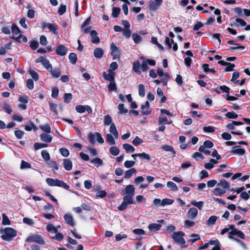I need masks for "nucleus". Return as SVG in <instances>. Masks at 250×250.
<instances>
[{
    "label": "nucleus",
    "instance_id": "338daca9",
    "mask_svg": "<svg viewBox=\"0 0 250 250\" xmlns=\"http://www.w3.org/2000/svg\"><path fill=\"white\" fill-rule=\"evenodd\" d=\"M44 67H45L47 70L48 71L50 68H51L52 65L50 63L48 60L45 59V60L42 62V63Z\"/></svg>",
    "mask_w": 250,
    "mask_h": 250
},
{
    "label": "nucleus",
    "instance_id": "37998d69",
    "mask_svg": "<svg viewBox=\"0 0 250 250\" xmlns=\"http://www.w3.org/2000/svg\"><path fill=\"white\" fill-rule=\"evenodd\" d=\"M69 60L72 64H75L77 60V57L75 53H71L69 55Z\"/></svg>",
    "mask_w": 250,
    "mask_h": 250
},
{
    "label": "nucleus",
    "instance_id": "de8ad7c7",
    "mask_svg": "<svg viewBox=\"0 0 250 250\" xmlns=\"http://www.w3.org/2000/svg\"><path fill=\"white\" fill-rule=\"evenodd\" d=\"M174 200L168 198H165L162 200L161 202V206L164 207L166 205H170L173 204Z\"/></svg>",
    "mask_w": 250,
    "mask_h": 250
},
{
    "label": "nucleus",
    "instance_id": "bf43d9fd",
    "mask_svg": "<svg viewBox=\"0 0 250 250\" xmlns=\"http://www.w3.org/2000/svg\"><path fill=\"white\" fill-rule=\"evenodd\" d=\"M95 138H96V133L95 134L91 133H89L88 136V139L89 141L91 144H94L95 143Z\"/></svg>",
    "mask_w": 250,
    "mask_h": 250
},
{
    "label": "nucleus",
    "instance_id": "49530a36",
    "mask_svg": "<svg viewBox=\"0 0 250 250\" xmlns=\"http://www.w3.org/2000/svg\"><path fill=\"white\" fill-rule=\"evenodd\" d=\"M118 67L117 63L115 62H112L110 64L108 72L113 73V71L116 70Z\"/></svg>",
    "mask_w": 250,
    "mask_h": 250
},
{
    "label": "nucleus",
    "instance_id": "ddd939ff",
    "mask_svg": "<svg viewBox=\"0 0 250 250\" xmlns=\"http://www.w3.org/2000/svg\"><path fill=\"white\" fill-rule=\"evenodd\" d=\"M198 214V210L196 208L193 207L189 209L187 212L188 217L191 219H195Z\"/></svg>",
    "mask_w": 250,
    "mask_h": 250
},
{
    "label": "nucleus",
    "instance_id": "58836bf2",
    "mask_svg": "<svg viewBox=\"0 0 250 250\" xmlns=\"http://www.w3.org/2000/svg\"><path fill=\"white\" fill-rule=\"evenodd\" d=\"M28 73L34 81H37L39 80V75L35 71H34L33 69H30L28 71Z\"/></svg>",
    "mask_w": 250,
    "mask_h": 250
},
{
    "label": "nucleus",
    "instance_id": "39448f33",
    "mask_svg": "<svg viewBox=\"0 0 250 250\" xmlns=\"http://www.w3.org/2000/svg\"><path fill=\"white\" fill-rule=\"evenodd\" d=\"M185 233L182 231L174 232L171 235L174 243L181 245V246L187 247L186 241L183 238Z\"/></svg>",
    "mask_w": 250,
    "mask_h": 250
},
{
    "label": "nucleus",
    "instance_id": "e433bc0d",
    "mask_svg": "<svg viewBox=\"0 0 250 250\" xmlns=\"http://www.w3.org/2000/svg\"><path fill=\"white\" fill-rule=\"evenodd\" d=\"M46 229L48 231L52 233H57L58 232L57 228L51 224H48L46 226Z\"/></svg>",
    "mask_w": 250,
    "mask_h": 250
},
{
    "label": "nucleus",
    "instance_id": "3c124183",
    "mask_svg": "<svg viewBox=\"0 0 250 250\" xmlns=\"http://www.w3.org/2000/svg\"><path fill=\"white\" fill-rule=\"evenodd\" d=\"M12 32L15 36H17V35L19 36V34H20V32H21L20 30L18 27V26L15 24H12Z\"/></svg>",
    "mask_w": 250,
    "mask_h": 250
},
{
    "label": "nucleus",
    "instance_id": "774afa93",
    "mask_svg": "<svg viewBox=\"0 0 250 250\" xmlns=\"http://www.w3.org/2000/svg\"><path fill=\"white\" fill-rule=\"evenodd\" d=\"M192 157L197 160H203L204 158L203 155L199 152H195L192 155Z\"/></svg>",
    "mask_w": 250,
    "mask_h": 250
},
{
    "label": "nucleus",
    "instance_id": "7ed1b4c3",
    "mask_svg": "<svg viewBox=\"0 0 250 250\" xmlns=\"http://www.w3.org/2000/svg\"><path fill=\"white\" fill-rule=\"evenodd\" d=\"M1 238L6 241H10L17 235V231L14 229L7 227L0 230Z\"/></svg>",
    "mask_w": 250,
    "mask_h": 250
},
{
    "label": "nucleus",
    "instance_id": "aec40b11",
    "mask_svg": "<svg viewBox=\"0 0 250 250\" xmlns=\"http://www.w3.org/2000/svg\"><path fill=\"white\" fill-rule=\"evenodd\" d=\"M104 53V50L100 47H97L94 51V56L97 59H101L103 57Z\"/></svg>",
    "mask_w": 250,
    "mask_h": 250
},
{
    "label": "nucleus",
    "instance_id": "79ce46f5",
    "mask_svg": "<svg viewBox=\"0 0 250 250\" xmlns=\"http://www.w3.org/2000/svg\"><path fill=\"white\" fill-rule=\"evenodd\" d=\"M12 38L15 40L17 42H21L20 40L21 38L22 39V42H27V38L25 36H23L22 34H19V35L17 37H14Z\"/></svg>",
    "mask_w": 250,
    "mask_h": 250
},
{
    "label": "nucleus",
    "instance_id": "e2e57ef3",
    "mask_svg": "<svg viewBox=\"0 0 250 250\" xmlns=\"http://www.w3.org/2000/svg\"><path fill=\"white\" fill-rule=\"evenodd\" d=\"M50 109L54 113L55 115H58V111L57 110V104L50 102L49 103Z\"/></svg>",
    "mask_w": 250,
    "mask_h": 250
},
{
    "label": "nucleus",
    "instance_id": "603ef678",
    "mask_svg": "<svg viewBox=\"0 0 250 250\" xmlns=\"http://www.w3.org/2000/svg\"><path fill=\"white\" fill-rule=\"evenodd\" d=\"M171 122H168L166 116H160L159 118L158 123L159 125L165 123L166 124H170Z\"/></svg>",
    "mask_w": 250,
    "mask_h": 250
},
{
    "label": "nucleus",
    "instance_id": "72a5a7b5",
    "mask_svg": "<svg viewBox=\"0 0 250 250\" xmlns=\"http://www.w3.org/2000/svg\"><path fill=\"white\" fill-rule=\"evenodd\" d=\"M123 148L125 150L126 152H133L135 151V148L131 145L128 144H125L123 145Z\"/></svg>",
    "mask_w": 250,
    "mask_h": 250
},
{
    "label": "nucleus",
    "instance_id": "6e6d98bb",
    "mask_svg": "<svg viewBox=\"0 0 250 250\" xmlns=\"http://www.w3.org/2000/svg\"><path fill=\"white\" fill-rule=\"evenodd\" d=\"M167 186L168 188H169L171 189H172L174 191H177L178 190V188H177L176 185L172 182H171V181L168 182L167 184Z\"/></svg>",
    "mask_w": 250,
    "mask_h": 250
},
{
    "label": "nucleus",
    "instance_id": "6e6552de",
    "mask_svg": "<svg viewBox=\"0 0 250 250\" xmlns=\"http://www.w3.org/2000/svg\"><path fill=\"white\" fill-rule=\"evenodd\" d=\"M111 55L114 60L119 59L121 57V50L114 43L110 44Z\"/></svg>",
    "mask_w": 250,
    "mask_h": 250
},
{
    "label": "nucleus",
    "instance_id": "4c0bfd02",
    "mask_svg": "<svg viewBox=\"0 0 250 250\" xmlns=\"http://www.w3.org/2000/svg\"><path fill=\"white\" fill-rule=\"evenodd\" d=\"M228 238L229 239L235 241L236 242L239 244L240 245V246H242L243 248H244V249H246L247 247H246V244L244 242H243L242 241H241V240L238 239V238L234 237V236H228Z\"/></svg>",
    "mask_w": 250,
    "mask_h": 250
},
{
    "label": "nucleus",
    "instance_id": "09e8293b",
    "mask_svg": "<svg viewBox=\"0 0 250 250\" xmlns=\"http://www.w3.org/2000/svg\"><path fill=\"white\" fill-rule=\"evenodd\" d=\"M118 108L119 110L118 113L120 114L126 113L128 111L127 109L124 108V104H120Z\"/></svg>",
    "mask_w": 250,
    "mask_h": 250
},
{
    "label": "nucleus",
    "instance_id": "a18cd8bd",
    "mask_svg": "<svg viewBox=\"0 0 250 250\" xmlns=\"http://www.w3.org/2000/svg\"><path fill=\"white\" fill-rule=\"evenodd\" d=\"M40 128L46 133H50L51 132V127L49 124H46L44 125H41Z\"/></svg>",
    "mask_w": 250,
    "mask_h": 250
},
{
    "label": "nucleus",
    "instance_id": "c85d7f7f",
    "mask_svg": "<svg viewBox=\"0 0 250 250\" xmlns=\"http://www.w3.org/2000/svg\"><path fill=\"white\" fill-rule=\"evenodd\" d=\"M217 218L218 217L215 215L211 216L207 221V225L209 227L213 226L215 224Z\"/></svg>",
    "mask_w": 250,
    "mask_h": 250
},
{
    "label": "nucleus",
    "instance_id": "c03bdc74",
    "mask_svg": "<svg viewBox=\"0 0 250 250\" xmlns=\"http://www.w3.org/2000/svg\"><path fill=\"white\" fill-rule=\"evenodd\" d=\"M109 152L112 155L117 156L120 153V150L116 146H111L109 148Z\"/></svg>",
    "mask_w": 250,
    "mask_h": 250
},
{
    "label": "nucleus",
    "instance_id": "052dcab7",
    "mask_svg": "<svg viewBox=\"0 0 250 250\" xmlns=\"http://www.w3.org/2000/svg\"><path fill=\"white\" fill-rule=\"evenodd\" d=\"M107 195V193L105 190H99L96 194V197L98 198H104Z\"/></svg>",
    "mask_w": 250,
    "mask_h": 250
},
{
    "label": "nucleus",
    "instance_id": "393cba45",
    "mask_svg": "<svg viewBox=\"0 0 250 250\" xmlns=\"http://www.w3.org/2000/svg\"><path fill=\"white\" fill-rule=\"evenodd\" d=\"M137 170L135 168H131L126 170L125 173V179L130 178L133 175L135 174Z\"/></svg>",
    "mask_w": 250,
    "mask_h": 250
},
{
    "label": "nucleus",
    "instance_id": "f03ea898",
    "mask_svg": "<svg viewBox=\"0 0 250 250\" xmlns=\"http://www.w3.org/2000/svg\"><path fill=\"white\" fill-rule=\"evenodd\" d=\"M228 231H229L228 236H237L238 237L243 239L245 238V234L242 231L237 229L233 225H229L228 228H225L222 229L220 234L224 235Z\"/></svg>",
    "mask_w": 250,
    "mask_h": 250
},
{
    "label": "nucleus",
    "instance_id": "4468645a",
    "mask_svg": "<svg viewBox=\"0 0 250 250\" xmlns=\"http://www.w3.org/2000/svg\"><path fill=\"white\" fill-rule=\"evenodd\" d=\"M142 113L144 115H148L150 113L149 103L148 101H146L145 104L141 105Z\"/></svg>",
    "mask_w": 250,
    "mask_h": 250
},
{
    "label": "nucleus",
    "instance_id": "dca6fc26",
    "mask_svg": "<svg viewBox=\"0 0 250 250\" xmlns=\"http://www.w3.org/2000/svg\"><path fill=\"white\" fill-rule=\"evenodd\" d=\"M98 33L95 30H92L90 32V35L91 36V42L93 43L98 44L100 42V38L97 36Z\"/></svg>",
    "mask_w": 250,
    "mask_h": 250
},
{
    "label": "nucleus",
    "instance_id": "4d7b16f0",
    "mask_svg": "<svg viewBox=\"0 0 250 250\" xmlns=\"http://www.w3.org/2000/svg\"><path fill=\"white\" fill-rule=\"evenodd\" d=\"M41 155L44 160L48 161L50 160V155L46 150H42Z\"/></svg>",
    "mask_w": 250,
    "mask_h": 250
},
{
    "label": "nucleus",
    "instance_id": "20e7f679",
    "mask_svg": "<svg viewBox=\"0 0 250 250\" xmlns=\"http://www.w3.org/2000/svg\"><path fill=\"white\" fill-rule=\"evenodd\" d=\"M104 125H110L109 131L112 133L114 138L117 139L119 138V134L115 124L112 122L111 117L109 115H106L104 118Z\"/></svg>",
    "mask_w": 250,
    "mask_h": 250
},
{
    "label": "nucleus",
    "instance_id": "0eeeda50",
    "mask_svg": "<svg viewBox=\"0 0 250 250\" xmlns=\"http://www.w3.org/2000/svg\"><path fill=\"white\" fill-rule=\"evenodd\" d=\"M27 243H36L39 245H44L45 242L42 236L38 234H34L29 236L26 239Z\"/></svg>",
    "mask_w": 250,
    "mask_h": 250
},
{
    "label": "nucleus",
    "instance_id": "864d4df0",
    "mask_svg": "<svg viewBox=\"0 0 250 250\" xmlns=\"http://www.w3.org/2000/svg\"><path fill=\"white\" fill-rule=\"evenodd\" d=\"M139 95L143 97L145 95V88L144 84H140L139 85Z\"/></svg>",
    "mask_w": 250,
    "mask_h": 250
},
{
    "label": "nucleus",
    "instance_id": "5701e85b",
    "mask_svg": "<svg viewBox=\"0 0 250 250\" xmlns=\"http://www.w3.org/2000/svg\"><path fill=\"white\" fill-rule=\"evenodd\" d=\"M40 138L42 142L47 143H51L52 140V137L51 135L45 133L41 134Z\"/></svg>",
    "mask_w": 250,
    "mask_h": 250
},
{
    "label": "nucleus",
    "instance_id": "2f4dec72",
    "mask_svg": "<svg viewBox=\"0 0 250 250\" xmlns=\"http://www.w3.org/2000/svg\"><path fill=\"white\" fill-rule=\"evenodd\" d=\"M140 60H142V62L141 63V69L143 72L146 71L148 70V64L146 61V58L143 56H141L140 58Z\"/></svg>",
    "mask_w": 250,
    "mask_h": 250
},
{
    "label": "nucleus",
    "instance_id": "c756f323",
    "mask_svg": "<svg viewBox=\"0 0 250 250\" xmlns=\"http://www.w3.org/2000/svg\"><path fill=\"white\" fill-rule=\"evenodd\" d=\"M47 164L50 168H52L53 170L55 171L58 170L59 165L56 162L53 160H49L47 162Z\"/></svg>",
    "mask_w": 250,
    "mask_h": 250
},
{
    "label": "nucleus",
    "instance_id": "473e14b6",
    "mask_svg": "<svg viewBox=\"0 0 250 250\" xmlns=\"http://www.w3.org/2000/svg\"><path fill=\"white\" fill-rule=\"evenodd\" d=\"M191 204L197 208L201 210L204 205V203L203 201L197 202L195 200H192L190 202Z\"/></svg>",
    "mask_w": 250,
    "mask_h": 250
},
{
    "label": "nucleus",
    "instance_id": "2eb2a0df",
    "mask_svg": "<svg viewBox=\"0 0 250 250\" xmlns=\"http://www.w3.org/2000/svg\"><path fill=\"white\" fill-rule=\"evenodd\" d=\"M141 68V64L138 60L135 61L133 62L132 69L134 72L140 75L141 73L140 68Z\"/></svg>",
    "mask_w": 250,
    "mask_h": 250
},
{
    "label": "nucleus",
    "instance_id": "f257e3e1",
    "mask_svg": "<svg viewBox=\"0 0 250 250\" xmlns=\"http://www.w3.org/2000/svg\"><path fill=\"white\" fill-rule=\"evenodd\" d=\"M121 194L124 196L123 202L118 207L119 210H123L127 208L128 205L135 204L133 200L135 195V188L133 185L126 186L125 189L121 191Z\"/></svg>",
    "mask_w": 250,
    "mask_h": 250
},
{
    "label": "nucleus",
    "instance_id": "5fc2aeb1",
    "mask_svg": "<svg viewBox=\"0 0 250 250\" xmlns=\"http://www.w3.org/2000/svg\"><path fill=\"white\" fill-rule=\"evenodd\" d=\"M120 8L119 7H113L112 9V15L114 18H117L120 13Z\"/></svg>",
    "mask_w": 250,
    "mask_h": 250
},
{
    "label": "nucleus",
    "instance_id": "a878e982",
    "mask_svg": "<svg viewBox=\"0 0 250 250\" xmlns=\"http://www.w3.org/2000/svg\"><path fill=\"white\" fill-rule=\"evenodd\" d=\"M114 135L111 134H107L105 136V140L107 143L110 145H114L115 144V141L114 138Z\"/></svg>",
    "mask_w": 250,
    "mask_h": 250
},
{
    "label": "nucleus",
    "instance_id": "4be33fe9",
    "mask_svg": "<svg viewBox=\"0 0 250 250\" xmlns=\"http://www.w3.org/2000/svg\"><path fill=\"white\" fill-rule=\"evenodd\" d=\"M63 166L66 170L70 171L72 168V162L68 159H65L63 161Z\"/></svg>",
    "mask_w": 250,
    "mask_h": 250
},
{
    "label": "nucleus",
    "instance_id": "f704fd0d",
    "mask_svg": "<svg viewBox=\"0 0 250 250\" xmlns=\"http://www.w3.org/2000/svg\"><path fill=\"white\" fill-rule=\"evenodd\" d=\"M2 108L9 114H10L13 111L11 106L6 102L3 104Z\"/></svg>",
    "mask_w": 250,
    "mask_h": 250
},
{
    "label": "nucleus",
    "instance_id": "7c9ffc66",
    "mask_svg": "<svg viewBox=\"0 0 250 250\" xmlns=\"http://www.w3.org/2000/svg\"><path fill=\"white\" fill-rule=\"evenodd\" d=\"M218 187H221L225 189H228L229 188V184L225 179H221L217 184Z\"/></svg>",
    "mask_w": 250,
    "mask_h": 250
},
{
    "label": "nucleus",
    "instance_id": "69168bd1",
    "mask_svg": "<svg viewBox=\"0 0 250 250\" xmlns=\"http://www.w3.org/2000/svg\"><path fill=\"white\" fill-rule=\"evenodd\" d=\"M66 6L65 5L61 4L59 8L58 12L60 15H63L66 11Z\"/></svg>",
    "mask_w": 250,
    "mask_h": 250
},
{
    "label": "nucleus",
    "instance_id": "9d476101",
    "mask_svg": "<svg viewBox=\"0 0 250 250\" xmlns=\"http://www.w3.org/2000/svg\"><path fill=\"white\" fill-rule=\"evenodd\" d=\"M42 26L43 29L48 28L50 31L55 34L57 33L56 31L58 29V26L55 23L43 22L42 24Z\"/></svg>",
    "mask_w": 250,
    "mask_h": 250
},
{
    "label": "nucleus",
    "instance_id": "9b49d317",
    "mask_svg": "<svg viewBox=\"0 0 250 250\" xmlns=\"http://www.w3.org/2000/svg\"><path fill=\"white\" fill-rule=\"evenodd\" d=\"M67 52V48L62 44H59L56 49V53L58 55L63 56Z\"/></svg>",
    "mask_w": 250,
    "mask_h": 250
},
{
    "label": "nucleus",
    "instance_id": "0e129e2a",
    "mask_svg": "<svg viewBox=\"0 0 250 250\" xmlns=\"http://www.w3.org/2000/svg\"><path fill=\"white\" fill-rule=\"evenodd\" d=\"M34 148L35 150H38L39 149L46 147L47 146V145L42 143H36L34 145Z\"/></svg>",
    "mask_w": 250,
    "mask_h": 250
},
{
    "label": "nucleus",
    "instance_id": "1a4fd4ad",
    "mask_svg": "<svg viewBox=\"0 0 250 250\" xmlns=\"http://www.w3.org/2000/svg\"><path fill=\"white\" fill-rule=\"evenodd\" d=\"M75 109L77 112L79 113H83L85 111H87L89 114H91L92 112L91 107L88 105H78L76 106Z\"/></svg>",
    "mask_w": 250,
    "mask_h": 250
},
{
    "label": "nucleus",
    "instance_id": "6ab92c4d",
    "mask_svg": "<svg viewBox=\"0 0 250 250\" xmlns=\"http://www.w3.org/2000/svg\"><path fill=\"white\" fill-rule=\"evenodd\" d=\"M162 225L157 223H151L148 226L149 230L151 232H154L160 229Z\"/></svg>",
    "mask_w": 250,
    "mask_h": 250
},
{
    "label": "nucleus",
    "instance_id": "b1692460",
    "mask_svg": "<svg viewBox=\"0 0 250 250\" xmlns=\"http://www.w3.org/2000/svg\"><path fill=\"white\" fill-rule=\"evenodd\" d=\"M103 76L104 79L110 82H113L115 80L114 73L108 72V74H106L105 72H104L103 73Z\"/></svg>",
    "mask_w": 250,
    "mask_h": 250
},
{
    "label": "nucleus",
    "instance_id": "8fccbe9b",
    "mask_svg": "<svg viewBox=\"0 0 250 250\" xmlns=\"http://www.w3.org/2000/svg\"><path fill=\"white\" fill-rule=\"evenodd\" d=\"M31 167V166L30 164L29 163L22 160L20 168L21 169H26V168H30Z\"/></svg>",
    "mask_w": 250,
    "mask_h": 250
},
{
    "label": "nucleus",
    "instance_id": "ea45409f",
    "mask_svg": "<svg viewBox=\"0 0 250 250\" xmlns=\"http://www.w3.org/2000/svg\"><path fill=\"white\" fill-rule=\"evenodd\" d=\"M162 149L165 151L171 152L174 155H175L176 152L173 148L169 145H164L162 146Z\"/></svg>",
    "mask_w": 250,
    "mask_h": 250
},
{
    "label": "nucleus",
    "instance_id": "bb28decb",
    "mask_svg": "<svg viewBox=\"0 0 250 250\" xmlns=\"http://www.w3.org/2000/svg\"><path fill=\"white\" fill-rule=\"evenodd\" d=\"M226 192V189L221 188L219 187H216L214 189L213 193L216 196H221Z\"/></svg>",
    "mask_w": 250,
    "mask_h": 250
},
{
    "label": "nucleus",
    "instance_id": "412c9836",
    "mask_svg": "<svg viewBox=\"0 0 250 250\" xmlns=\"http://www.w3.org/2000/svg\"><path fill=\"white\" fill-rule=\"evenodd\" d=\"M64 219L67 224L71 226H74L75 223L73 221V218L72 216L70 214L67 213L65 214L64 216Z\"/></svg>",
    "mask_w": 250,
    "mask_h": 250
},
{
    "label": "nucleus",
    "instance_id": "a211bd4d",
    "mask_svg": "<svg viewBox=\"0 0 250 250\" xmlns=\"http://www.w3.org/2000/svg\"><path fill=\"white\" fill-rule=\"evenodd\" d=\"M230 152L242 156L245 153V150L244 149L240 148L239 146H236L232 148Z\"/></svg>",
    "mask_w": 250,
    "mask_h": 250
},
{
    "label": "nucleus",
    "instance_id": "c9c22d12",
    "mask_svg": "<svg viewBox=\"0 0 250 250\" xmlns=\"http://www.w3.org/2000/svg\"><path fill=\"white\" fill-rule=\"evenodd\" d=\"M91 163L95 165L97 167L102 166L103 165V162L102 160L99 158H95L91 160Z\"/></svg>",
    "mask_w": 250,
    "mask_h": 250
},
{
    "label": "nucleus",
    "instance_id": "a19ab883",
    "mask_svg": "<svg viewBox=\"0 0 250 250\" xmlns=\"http://www.w3.org/2000/svg\"><path fill=\"white\" fill-rule=\"evenodd\" d=\"M132 38L135 43H139L142 41V37L137 33H133Z\"/></svg>",
    "mask_w": 250,
    "mask_h": 250
},
{
    "label": "nucleus",
    "instance_id": "680f3d73",
    "mask_svg": "<svg viewBox=\"0 0 250 250\" xmlns=\"http://www.w3.org/2000/svg\"><path fill=\"white\" fill-rule=\"evenodd\" d=\"M11 224L10 221L8 217L5 214H2V224L3 225H10Z\"/></svg>",
    "mask_w": 250,
    "mask_h": 250
},
{
    "label": "nucleus",
    "instance_id": "423d86ee",
    "mask_svg": "<svg viewBox=\"0 0 250 250\" xmlns=\"http://www.w3.org/2000/svg\"><path fill=\"white\" fill-rule=\"evenodd\" d=\"M46 183L50 186L52 187H59L61 188H63L68 190L69 188V186L60 180L58 179H52L50 178H47L45 180Z\"/></svg>",
    "mask_w": 250,
    "mask_h": 250
},
{
    "label": "nucleus",
    "instance_id": "13d9d810",
    "mask_svg": "<svg viewBox=\"0 0 250 250\" xmlns=\"http://www.w3.org/2000/svg\"><path fill=\"white\" fill-rule=\"evenodd\" d=\"M64 102L65 103H69L72 100V95L71 93H65L64 95Z\"/></svg>",
    "mask_w": 250,
    "mask_h": 250
},
{
    "label": "nucleus",
    "instance_id": "f8f14e48",
    "mask_svg": "<svg viewBox=\"0 0 250 250\" xmlns=\"http://www.w3.org/2000/svg\"><path fill=\"white\" fill-rule=\"evenodd\" d=\"M162 0H155L150 1L149 3V9L151 10H155L157 9L161 5Z\"/></svg>",
    "mask_w": 250,
    "mask_h": 250
},
{
    "label": "nucleus",
    "instance_id": "f3484780",
    "mask_svg": "<svg viewBox=\"0 0 250 250\" xmlns=\"http://www.w3.org/2000/svg\"><path fill=\"white\" fill-rule=\"evenodd\" d=\"M48 71L50 72L52 77L53 78H58L61 75V69L59 68H55L53 69L52 67L51 68H50Z\"/></svg>",
    "mask_w": 250,
    "mask_h": 250
},
{
    "label": "nucleus",
    "instance_id": "cd10ccee",
    "mask_svg": "<svg viewBox=\"0 0 250 250\" xmlns=\"http://www.w3.org/2000/svg\"><path fill=\"white\" fill-rule=\"evenodd\" d=\"M209 245L214 246L211 250H220V243L218 240H210Z\"/></svg>",
    "mask_w": 250,
    "mask_h": 250
}]
</instances>
